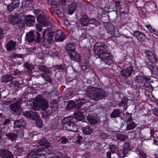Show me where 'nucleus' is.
<instances>
[{
  "label": "nucleus",
  "mask_w": 158,
  "mask_h": 158,
  "mask_svg": "<svg viewBox=\"0 0 158 158\" xmlns=\"http://www.w3.org/2000/svg\"><path fill=\"white\" fill-rule=\"evenodd\" d=\"M79 21L81 25L84 26H86L89 24V18L86 15L82 16Z\"/></svg>",
  "instance_id": "obj_22"
},
{
  "label": "nucleus",
  "mask_w": 158,
  "mask_h": 158,
  "mask_svg": "<svg viewBox=\"0 0 158 158\" xmlns=\"http://www.w3.org/2000/svg\"><path fill=\"white\" fill-rule=\"evenodd\" d=\"M35 27L36 29L39 31H42V28L40 26V25L36 24L35 25Z\"/></svg>",
  "instance_id": "obj_59"
},
{
  "label": "nucleus",
  "mask_w": 158,
  "mask_h": 158,
  "mask_svg": "<svg viewBox=\"0 0 158 158\" xmlns=\"http://www.w3.org/2000/svg\"><path fill=\"white\" fill-rule=\"evenodd\" d=\"M19 4V2L18 0L13 1L11 3L7 5V10L9 11H12L15 8H17Z\"/></svg>",
  "instance_id": "obj_18"
},
{
  "label": "nucleus",
  "mask_w": 158,
  "mask_h": 158,
  "mask_svg": "<svg viewBox=\"0 0 158 158\" xmlns=\"http://www.w3.org/2000/svg\"><path fill=\"white\" fill-rule=\"evenodd\" d=\"M138 79L141 81H141V83H146V81L150 80L149 78L144 77L143 76L138 77Z\"/></svg>",
  "instance_id": "obj_40"
},
{
  "label": "nucleus",
  "mask_w": 158,
  "mask_h": 158,
  "mask_svg": "<svg viewBox=\"0 0 158 158\" xmlns=\"http://www.w3.org/2000/svg\"><path fill=\"white\" fill-rule=\"evenodd\" d=\"M117 139L122 141H125L128 138V136L125 134L121 133H117L115 135Z\"/></svg>",
  "instance_id": "obj_26"
},
{
  "label": "nucleus",
  "mask_w": 158,
  "mask_h": 158,
  "mask_svg": "<svg viewBox=\"0 0 158 158\" xmlns=\"http://www.w3.org/2000/svg\"><path fill=\"white\" fill-rule=\"evenodd\" d=\"M75 101H70L69 102L66 106V108L68 110H69L75 108L76 109H79L81 106L84 104L86 102V100L84 98L78 99L75 100Z\"/></svg>",
  "instance_id": "obj_4"
},
{
  "label": "nucleus",
  "mask_w": 158,
  "mask_h": 158,
  "mask_svg": "<svg viewBox=\"0 0 158 158\" xmlns=\"http://www.w3.org/2000/svg\"><path fill=\"white\" fill-rule=\"evenodd\" d=\"M42 21V22H40L39 23L40 24L43 26L46 27L48 25V22L46 18Z\"/></svg>",
  "instance_id": "obj_44"
},
{
  "label": "nucleus",
  "mask_w": 158,
  "mask_h": 158,
  "mask_svg": "<svg viewBox=\"0 0 158 158\" xmlns=\"http://www.w3.org/2000/svg\"><path fill=\"white\" fill-rule=\"evenodd\" d=\"M68 119L66 118L64 120L66 123L64 124V127L68 131L75 132L77 131V127L76 125L74 123L68 121Z\"/></svg>",
  "instance_id": "obj_6"
},
{
  "label": "nucleus",
  "mask_w": 158,
  "mask_h": 158,
  "mask_svg": "<svg viewBox=\"0 0 158 158\" xmlns=\"http://www.w3.org/2000/svg\"><path fill=\"white\" fill-rule=\"evenodd\" d=\"M139 155L142 157V158H146V154L144 153L143 152H139Z\"/></svg>",
  "instance_id": "obj_60"
},
{
  "label": "nucleus",
  "mask_w": 158,
  "mask_h": 158,
  "mask_svg": "<svg viewBox=\"0 0 158 158\" xmlns=\"http://www.w3.org/2000/svg\"><path fill=\"white\" fill-rule=\"evenodd\" d=\"M27 68L29 70H31L33 69L34 67L32 65L27 64Z\"/></svg>",
  "instance_id": "obj_62"
},
{
  "label": "nucleus",
  "mask_w": 158,
  "mask_h": 158,
  "mask_svg": "<svg viewBox=\"0 0 158 158\" xmlns=\"http://www.w3.org/2000/svg\"><path fill=\"white\" fill-rule=\"evenodd\" d=\"M16 43L13 41L10 40L7 44L6 46L8 51H10L14 49Z\"/></svg>",
  "instance_id": "obj_27"
},
{
  "label": "nucleus",
  "mask_w": 158,
  "mask_h": 158,
  "mask_svg": "<svg viewBox=\"0 0 158 158\" xmlns=\"http://www.w3.org/2000/svg\"><path fill=\"white\" fill-rule=\"evenodd\" d=\"M23 14L22 13H20L19 15L15 14L13 15L10 17L9 22L13 24H16V23H18V21L21 18L20 17L21 15L23 16Z\"/></svg>",
  "instance_id": "obj_16"
},
{
  "label": "nucleus",
  "mask_w": 158,
  "mask_h": 158,
  "mask_svg": "<svg viewBox=\"0 0 158 158\" xmlns=\"http://www.w3.org/2000/svg\"><path fill=\"white\" fill-rule=\"evenodd\" d=\"M47 74L43 73L41 75V76L45 81L48 82V83H51L52 81V79L50 77V76H47Z\"/></svg>",
  "instance_id": "obj_36"
},
{
  "label": "nucleus",
  "mask_w": 158,
  "mask_h": 158,
  "mask_svg": "<svg viewBox=\"0 0 158 158\" xmlns=\"http://www.w3.org/2000/svg\"><path fill=\"white\" fill-rule=\"evenodd\" d=\"M69 54L73 60L78 62L80 61V56L78 52L74 51Z\"/></svg>",
  "instance_id": "obj_20"
},
{
  "label": "nucleus",
  "mask_w": 158,
  "mask_h": 158,
  "mask_svg": "<svg viewBox=\"0 0 158 158\" xmlns=\"http://www.w3.org/2000/svg\"><path fill=\"white\" fill-rule=\"evenodd\" d=\"M151 72L153 74L158 77V68H156L155 69H153Z\"/></svg>",
  "instance_id": "obj_52"
},
{
  "label": "nucleus",
  "mask_w": 158,
  "mask_h": 158,
  "mask_svg": "<svg viewBox=\"0 0 158 158\" xmlns=\"http://www.w3.org/2000/svg\"><path fill=\"white\" fill-rule=\"evenodd\" d=\"M133 71V69L132 66H130L127 68L123 69L121 72V74L125 77H129Z\"/></svg>",
  "instance_id": "obj_12"
},
{
  "label": "nucleus",
  "mask_w": 158,
  "mask_h": 158,
  "mask_svg": "<svg viewBox=\"0 0 158 158\" xmlns=\"http://www.w3.org/2000/svg\"><path fill=\"white\" fill-rule=\"evenodd\" d=\"M10 103L12 104L10 106V108L12 111L14 112H20L22 110V109L20 105L22 104V101L19 100L12 104L13 102L12 100L10 101Z\"/></svg>",
  "instance_id": "obj_5"
},
{
  "label": "nucleus",
  "mask_w": 158,
  "mask_h": 158,
  "mask_svg": "<svg viewBox=\"0 0 158 158\" xmlns=\"http://www.w3.org/2000/svg\"><path fill=\"white\" fill-rule=\"evenodd\" d=\"M69 0H61L60 4L62 6L65 5Z\"/></svg>",
  "instance_id": "obj_61"
},
{
  "label": "nucleus",
  "mask_w": 158,
  "mask_h": 158,
  "mask_svg": "<svg viewBox=\"0 0 158 158\" xmlns=\"http://www.w3.org/2000/svg\"><path fill=\"white\" fill-rule=\"evenodd\" d=\"M26 23L27 26L30 27L34 24L35 22V17L31 15H28L25 17Z\"/></svg>",
  "instance_id": "obj_11"
},
{
  "label": "nucleus",
  "mask_w": 158,
  "mask_h": 158,
  "mask_svg": "<svg viewBox=\"0 0 158 158\" xmlns=\"http://www.w3.org/2000/svg\"><path fill=\"white\" fill-rule=\"evenodd\" d=\"M76 8V4L74 3H72L69 5L67 8V13L70 15L73 14Z\"/></svg>",
  "instance_id": "obj_21"
},
{
  "label": "nucleus",
  "mask_w": 158,
  "mask_h": 158,
  "mask_svg": "<svg viewBox=\"0 0 158 158\" xmlns=\"http://www.w3.org/2000/svg\"><path fill=\"white\" fill-rule=\"evenodd\" d=\"M144 53L146 56L148 57L149 60L156 61V56L154 54V52L153 51L149 50H145Z\"/></svg>",
  "instance_id": "obj_14"
},
{
  "label": "nucleus",
  "mask_w": 158,
  "mask_h": 158,
  "mask_svg": "<svg viewBox=\"0 0 158 158\" xmlns=\"http://www.w3.org/2000/svg\"><path fill=\"white\" fill-rule=\"evenodd\" d=\"M153 60H150L147 63V67L151 71L153 69H156V64L155 62Z\"/></svg>",
  "instance_id": "obj_30"
},
{
  "label": "nucleus",
  "mask_w": 158,
  "mask_h": 158,
  "mask_svg": "<svg viewBox=\"0 0 158 158\" xmlns=\"http://www.w3.org/2000/svg\"><path fill=\"white\" fill-rule=\"evenodd\" d=\"M147 28L149 30V31L151 32L155 31V30L152 28V27L150 25H147L146 26Z\"/></svg>",
  "instance_id": "obj_58"
},
{
  "label": "nucleus",
  "mask_w": 158,
  "mask_h": 158,
  "mask_svg": "<svg viewBox=\"0 0 158 158\" xmlns=\"http://www.w3.org/2000/svg\"><path fill=\"white\" fill-rule=\"evenodd\" d=\"M127 102V99L125 98L122 99L120 102L118 103V105L119 106H122L123 105L125 104Z\"/></svg>",
  "instance_id": "obj_50"
},
{
  "label": "nucleus",
  "mask_w": 158,
  "mask_h": 158,
  "mask_svg": "<svg viewBox=\"0 0 158 158\" xmlns=\"http://www.w3.org/2000/svg\"><path fill=\"white\" fill-rule=\"evenodd\" d=\"M130 150L128 149L124 148H123V150L122 151V153L123 154V155L122 156V157H123L125 156L127 154Z\"/></svg>",
  "instance_id": "obj_51"
},
{
  "label": "nucleus",
  "mask_w": 158,
  "mask_h": 158,
  "mask_svg": "<svg viewBox=\"0 0 158 158\" xmlns=\"http://www.w3.org/2000/svg\"><path fill=\"white\" fill-rule=\"evenodd\" d=\"M32 0H26L25 6L28 7H31L33 6Z\"/></svg>",
  "instance_id": "obj_43"
},
{
  "label": "nucleus",
  "mask_w": 158,
  "mask_h": 158,
  "mask_svg": "<svg viewBox=\"0 0 158 158\" xmlns=\"http://www.w3.org/2000/svg\"><path fill=\"white\" fill-rule=\"evenodd\" d=\"M106 46L104 44L98 46L95 50V53L106 63L111 60L112 56L110 53L106 50Z\"/></svg>",
  "instance_id": "obj_1"
},
{
  "label": "nucleus",
  "mask_w": 158,
  "mask_h": 158,
  "mask_svg": "<svg viewBox=\"0 0 158 158\" xmlns=\"http://www.w3.org/2000/svg\"><path fill=\"white\" fill-rule=\"evenodd\" d=\"M48 4H50L54 6H57V2L55 0H47Z\"/></svg>",
  "instance_id": "obj_47"
},
{
  "label": "nucleus",
  "mask_w": 158,
  "mask_h": 158,
  "mask_svg": "<svg viewBox=\"0 0 158 158\" xmlns=\"http://www.w3.org/2000/svg\"><path fill=\"white\" fill-rule=\"evenodd\" d=\"M74 115L77 120L80 121L83 119L84 116L81 112L76 111L74 113Z\"/></svg>",
  "instance_id": "obj_33"
},
{
  "label": "nucleus",
  "mask_w": 158,
  "mask_h": 158,
  "mask_svg": "<svg viewBox=\"0 0 158 158\" xmlns=\"http://www.w3.org/2000/svg\"><path fill=\"white\" fill-rule=\"evenodd\" d=\"M11 84L13 86L15 87L18 86L20 84V83L19 81H12Z\"/></svg>",
  "instance_id": "obj_56"
},
{
  "label": "nucleus",
  "mask_w": 158,
  "mask_h": 158,
  "mask_svg": "<svg viewBox=\"0 0 158 158\" xmlns=\"http://www.w3.org/2000/svg\"><path fill=\"white\" fill-rule=\"evenodd\" d=\"M36 124L38 127L41 128L42 127L43 125V122L41 120L37 119L35 121Z\"/></svg>",
  "instance_id": "obj_46"
},
{
  "label": "nucleus",
  "mask_w": 158,
  "mask_h": 158,
  "mask_svg": "<svg viewBox=\"0 0 158 158\" xmlns=\"http://www.w3.org/2000/svg\"><path fill=\"white\" fill-rule=\"evenodd\" d=\"M82 138L81 136H79L78 137L77 139V142L79 144L80 143H81V140L82 139Z\"/></svg>",
  "instance_id": "obj_64"
},
{
  "label": "nucleus",
  "mask_w": 158,
  "mask_h": 158,
  "mask_svg": "<svg viewBox=\"0 0 158 158\" xmlns=\"http://www.w3.org/2000/svg\"><path fill=\"white\" fill-rule=\"evenodd\" d=\"M130 145L129 143H124L123 145V148H124L128 149L131 150L130 148Z\"/></svg>",
  "instance_id": "obj_55"
},
{
  "label": "nucleus",
  "mask_w": 158,
  "mask_h": 158,
  "mask_svg": "<svg viewBox=\"0 0 158 158\" xmlns=\"http://www.w3.org/2000/svg\"><path fill=\"white\" fill-rule=\"evenodd\" d=\"M88 91L90 98L96 101L103 99L107 95L105 90L99 88L92 87L89 89Z\"/></svg>",
  "instance_id": "obj_2"
},
{
  "label": "nucleus",
  "mask_w": 158,
  "mask_h": 158,
  "mask_svg": "<svg viewBox=\"0 0 158 158\" xmlns=\"http://www.w3.org/2000/svg\"><path fill=\"white\" fill-rule=\"evenodd\" d=\"M53 56H56L58 54V52L57 51L56 49L54 48H52L51 52Z\"/></svg>",
  "instance_id": "obj_53"
},
{
  "label": "nucleus",
  "mask_w": 158,
  "mask_h": 158,
  "mask_svg": "<svg viewBox=\"0 0 158 158\" xmlns=\"http://www.w3.org/2000/svg\"><path fill=\"white\" fill-rule=\"evenodd\" d=\"M133 35L137 39L143 42L145 41L146 39V35L139 31H135L133 32Z\"/></svg>",
  "instance_id": "obj_15"
},
{
  "label": "nucleus",
  "mask_w": 158,
  "mask_h": 158,
  "mask_svg": "<svg viewBox=\"0 0 158 158\" xmlns=\"http://www.w3.org/2000/svg\"><path fill=\"white\" fill-rule=\"evenodd\" d=\"M15 127L20 128L24 127L26 125V122L22 119H20L16 120L14 123Z\"/></svg>",
  "instance_id": "obj_23"
},
{
  "label": "nucleus",
  "mask_w": 158,
  "mask_h": 158,
  "mask_svg": "<svg viewBox=\"0 0 158 158\" xmlns=\"http://www.w3.org/2000/svg\"><path fill=\"white\" fill-rule=\"evenodd\" d=\"M38 69L41 72H44V74H50L51 72L45 66L40 65L38 67Z\"/></svg>",
  "instance_id": "obj_28"
},
{
  "label": "nucleus",
  "mask_w": 158,
  "mask_h": 158,
  "mask_svg": "<svg viewBox=\"0 0 158 158\" xmlns=\"http://www.w3.org/2000/svg\"><path fill=\"white\" fill-rule=\"evenodd\" d=\"M106 30L108 32V38H111L114 35L115 29L114 26L110 23H108L107 24Z\"/></svg>",
  "instance_id": "obj_9"
},
{
  "label": "nucleus",
  "mask_w": 158,
  "mask_h": 158,
  "mask_svg": "<svg viewBox=\"0 0 158 158\" xmlns=\"http://www.w3.org/2000/svg\"><path fill=\"white\" fill-rule=\"evenodd\" d=\"M14 150L15 151H17L19 152H22V149L18 146H15L14 149Z\"/></svg>",
  "instance_id": "obj_57"
},
{
  "label": "nucleus",
  "mask_w": 158,
  "mask_h": 158,
  "mask_svg": "<svg viewBox=\"0 0 158 158\" xmlns=\"http://www.w3.org/2000/svg\"><path fill=\"white\" fill-rule=\"evenodd\" d=\"M39 143L40 144V146L38 147V148L37 150V152L42 151L44 148H48L50 146V144L48 142L45 138H43L40 140L39 141Z\"/></svg>",
  "instance_id": "obj_8"
},
{
  "label": "nucleus",
  "mask_w": 158,
  "mask_h": 158,
  "mask_svg": "<svg viewBox=\"0 0 158 158\" xmlns=\"http://www.w3.org/2000/svg\"><path fill=\"white\" fill-rule=\"evenodd\" d=\"M127 123L126 130H131L135 129L137 126V124L134 122L132 119L131 116H129L128 118L125 121Z\"/></svg>",
  "instance_id": "obj_7"
},
{
  "label": "nucleus",
  "mask_w": 158,
  "mask_h": 158,
  "mask_svg": "<svg viewBox=\"0 0 158 158\" xmlns=\"http://www.w3.org/2000/svg\"><path fill=\"white\" fill-rule=\"evenodd\" d=\"M109 148L110 152L113 153L116 152L119 149L118 145L113 144L112 143H110Z\"/></svg>",
  "instance_id": "obj_32"
},
{
  "label": "nucleus",
  "mask_w": 158,
  "mask_h": 158,
  "mask_svg": "<svg viewBox=\"0 0 158 158\" xmlns=\"http://www.w3.org/2000/svg\"><path fill=\"white\" fill-rule=\"evenodd\" d=\"M87 119L91 124H95L98 121L97 118L93 115H90L87 117Z\"/></svg>",
  "instance_id": "obj_25"
},
{
  "label": "nucleus",
  "mask_w": 158,
  "mask_h": 158,
  "mask_svg": "<svg viewBox=\"0 0 158 158\" xmlns=\"http://www.w3.org/2000/svg\"><path fill=\"white\" fill-rule=\"evenodd\" d=\"M0 155L3 158H12L13 154L9 151L0 150Z\"/></svg>",
  "instance_id": "obj_17"
},
{
  "label": "nucleus",
  "mask_w": 158,
  "mask_h": 158,
  "mask_svg": "<svg viewBox=\"0 0 158 158\" xmlns=\"http://www.w3.org/2000/svg\"><path fill=\"white\" fill-rule=\"evenodd\" d=\"M37 18V20L38 21V22L39 23L40 22H42V21L43 20H44V18H45V16L42 14H39L36 17Z\"/></svg>",
  "instance_id": "obj_41"
},
{
  "label": "nucleus",
  "mask_w": 158,
  "mask_h": 158,
  "mask_svg": "<svg viewBox=\"0 0 158 158\" xmlns=\"http://www.w3.org/2000/svg\"><path fill=\"white\" fill-rule=\"evenodd\" d=\"M14 79V77L8 75H5L2 78L1 82L7 83L12 81Z\"/></svg>",
  "instance_id": "obj_35"
},
{
  "label": "nucleus",
  "mask_w": 158,
  "mask_h": 158,
  "mask_svg": "<svg viewBox=\"0 0 158 158\" xmlns=\"http://www.w3.org/2000/svg\"><path fill=\"white\" fill-rule=\"evenodd\" d=\"M10 121L9 119H6L5 120L3 123H2L4 125L9 124H10Z\"/></svg>",
  "instance_id": "obj_63"
},
{
  "label": "nucleus",
  "mask_w": 158,
  "mask_h": 158,
  "mask_svg": "<svg viewBox=\"0 0 158 158\" xmlns=\"http://www.w3.org/2000/svg\"><path fill=\"white\" fill-rule=\"evenodd\" d=\"M120 114V111L118 109H115L111 114V116L113 118H115L119 116Z\"/></svg>",
  "instance_id": "obj_37"
},
{
  "label": "nucleus",
  "mask_w": 158,
  "mask_h": 158,
  "mask_svg": "<svg viewBox=\"0 0 158 158\" xmlns=\"http://www.w3.org/2000/svg\"><path fill=\"white\" fill-rule=\"evenodd\" d=\"M65 38L64 34L61 30H57L55 34V39L58 42L62 41Z\"/></svg>",
  "instance_id": "obj_13"
},
{
  "label": "nucleus",
  "mask_w": 158,
  "mask_h": 158,
  "mask_svg": "<svg viewBox=\"0 0 158 158\" xmlns=\"http://www.w3.org/2000/svg\"><path fill=\"white\" fill-rule=\"evenodd\" d=\"M53 33H50L48 35V38L47 41L49 44H52L53 42Z\"/></svg>",
  "instance_id": "obj_45"
},
{
  "label": "nucleus",
  "mask_w": 158,
  "mask_h": 158,
  "mask_svg": "<svg viewBox=\"0 0 158 158\" xmlns=\"http://www.w3.org/2000/svg\"><path fill=\"white\" fill-rule=\"evenodd\" d=\"M16 24H17V26L20 28H23L25 26L24 20L20 18L19 20L18 23H16Z\"/></svg>",
  "instance_id": "obj_39"
},
{
  "label": "nucleus",
  "mask_w": 158,
  "mask_h": 158,
  "mask_svg": "<svg viewBox=\"0 0 158 158\" xmlns=\"http://www.w3.org/2000/svg\"><path fill=\"white\" fill-rule=\"evenodd\" d=\"M26 39L27 41L29 43L33 42L34 40V36L33 32L30 31L27 34Z\"/></svg>",
  "instance_id": "obj_29"
},
{
  "label": "nucleus",
  "mask_w": 158,
  "mask_h": 158,
  "mask_svg": "<svg viewBox=\"0 0 158 158\" xmlns=\"http://www.w3.org/2000/svg\"><path fill=\"white\" fill-rule=\"evenodd\" d=\"M36 40L38 43H40L43 42L44 40H43L42 38L40 37V34L38 32H36Z\"/></svg>",
  "instance_id": "obj_42"
},
{
  "label": "nucleus",
  "mask_w": 158,
  "mask_h": 158,
  "mask_svg": "<svg viewBox=\"0 0 158 158\" xmlns=\"http://www.w3.org/2000/svg\"><path fill=\"white\" fill-rule=\"evenodd\" d=\"M48 106L49 105L47 101L40 96L37 97L35 102L33 104L32 108L35 110H38L40 109L44 111Z\"/></svg>",
  "instance_id": "obj_3"
},
{
  "label": "nucleus",
  "mask_w": 158,
  "mask_h": 158,
  "mask_svg": "<svg viewBox=\"0 0 158 158\" xmlns=\"http://www.w3.org/2000/svg\"><path fill=\"white\" fill-rule=\"evenodd\" d=\"M27 157L28 158H45L44 154H36L35 151L31 152L28 154Z\"/></svg>",
  "instance_id": "obj_19"
},
{
  "label": "nucleus",
  "mask_w": 158,
  "mask_h": 158,
  "mask_svg": "<svg viewBox=\"0 0 158 158\" xmlns=\"http://www.w3.org/2000/svg\"><path fill=\"white\" fill-rule=\"evenodd\" d=\"M68 142V139L65 137H63L60 139V142L62 143L65 144Z\"/></svg>",
  "instance_id": "obj_54"
},
{
  "label": "nucleus",
  "mask_w": 158,
  "mask_h": 158,
  "mask_svg": "<svg viewBox=\"0 0 158 158\" xmlns=\"http://www.w3.org/2000/svg\"><path fill=\"white\" fill-rule=\"evenodd\" d=\"M5 135L8 139L12 141L15 140L17 137V135L15 133H10L6 134Z\"/></svg>",
  "instance_id": "obj_31"
},
{
  "label": "nucleus",
  "mask_w": 158,
  "mask_h": 158,
  "mask_svg": "<svg viewBox=\"0 0 158 158\" xmlns=\"http://www.w3.org/2000/svg\"><path fill=\"white\" fill-rule=\"evenodd\" d=\"M65 49L69 54L75 51V45L74 44H68L65 46Z\"/></svg>",
  "instance_id": "obj_24"
},
{
  "label": "nucleus",
  "mask_w": 158,
  "mask_h": 158,
  "mask_svg": "<svg viewBox=\"0 0 158 158\" xmlns=\"http://www.w3.org/2000/svg\"><path fill=\"white\" fill-rule=\"evenodd\" d=\"M24 116L32 119H37L38 118V115L36 112L32 111H27L23 112Z\"/></svg>",
  "instance_id": "obj_10"
},
{
  "label": "nucleus",
  "mask_w": 158,
  "mask_h": 158,
  "mask_svg": "<svg viewBox=\"0 0 158 158\" xmlns=\"http://www.w3.org/2000/svg\"><path fill=\"white\" fill-rule=\"evenodd\" d=\"M112 1L115 3V6L116 7H119L121 6L120 3L121 0H112Z\"/></svg>",
  "instance_id": "obj_49"
},
{
  "label": "nucleus",
  "mask_w": 158,
  "mask_h": 158,
  "mask_svg": "<svg viewBox=\"0 0 158 158\" xmlns=\"http://www.w3.org/2000/svg\"><path fill=\"white\" fill-rule=\"evenodd\" d=\"M45 110V114L47 117L50 115L53 111V108L51 107H49V106Z\"/></svg>",
  "instance_id": "obj_38"
},
{
  "label": "nucleus",
  "mask_w": 158,
  "mask_h": 158,
  "mask_svg": "<svg viewBox=\"0 0 158 158\" xmlns=\"http://www.w3.org/2000/svg\"><path fill=\"white\" fill-rule=\"evenodd\" d=\"M147 85L146 83H141V81H139V85L140 87L147 88H150L152 87V85L149 84H148V85Z\"/></svg>",
  "instance_id": "obj_48"
},
{
  "label": "nucleus",
  "mask_w": 158,
  "mask_h": 158,
  "mask_svg": "<svg viewBox=\"0 0 158 158\" xmlns=\"http://www.w3.org/2000/svg\"><path fill=\"white\" fill-rule=\"evenodd\" d=\"M83 133L86 135L90 134L93 131V129L90 127H86L82 128Z\"/></svg>",
  "instance_id": "obj_34"
}]
</instances>
